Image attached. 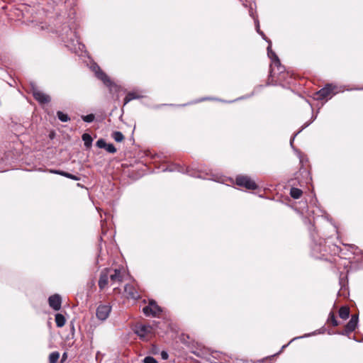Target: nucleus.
Here are the masks:
<instances>
[{"label":"nucleus","mask_w":363,"mask_h":363,"mask_svg":"<svg viewBox=\"0 0 363 363\" xmlns=\"http://www.w3.org/2000/svg\"><path fill=\"white\" fill-rule=\"evenodd\" d=\"M340 251V247L334 243L330 238H327L320 239L319 242L315 243L311 254L315 259L333 263Z\"/></svg>","instance_id":"1"},{"label":"nucleus","mask_w":363,"mask_h":363,"mask_svg":"<svg viewBox=\"0 0 363 363\" xmlns=\"http://www.w3.org/2000/svg\"><path fill=\"white\" fill-rule=\"evenodd\" d=\"M134 331L143 340H149L153 335V328L150 325L137 323L135 325Z\"/></svg>","instance_id":"2"},{"label":"nucleus","mask_w":363,"mask_h":363,"mask_svg":"<svg viewBox=\"0 0 363 363\" xmlns=\"http://www.w3.org/2000/svg\"><path fill=\"white\" fill-rule=\"evenodd\" d=\"M274 59L270 65L269 77L274 82L279 76L286 71V68L281 64V62L276 54H274Z\"/></svg>","instance_id":"3"},{"label":"nucleus","mask_w":363,"mask_h":363,"mask_svg":"<svg viewBox=\"0 0 363 363\" xmlns=\"http://www.w3.org/2000/svg\"><path fill=\"white\" fill-rule=\"evenodd\" d=\"M235 184L247 190H255L258 188L255 182L247 175H238L235 177Z\"/></svg>","instance_id":"4"},{"label":"nucleus","mask_w":363,"mask_h":363,"mask_svg":"<svg viewBox=\"0 0 363 363\" xmlns=\"http://www.w3.org/2000/svg\"><path fill=\"white\" fill-rule=\"evenodd\" d=\"M146 316L158 317L162 313V308L153 300H150L147 306L143 308Z\"/></svg>","instance_id":"5"},{"label":"nucleus","mask_w":363,"mask_h":363,"mask_svg":"<svg viewBox=\"0 0 363 363\" xmlns=\"http://www.w3.org/2000/svg\"><path fill=\"white\" fill-rule=\"evenodd\" d=\"M107 270H108L110 280L112 284L123 281L125 275V269L123 267H119L118 269L107 268Z\"/></svg>","instance_id":"6"},{"label":"nucleus","mask_w":363,"mask_h":363,"mask_svg":"<svg viewBox=\"0 0 363 363\" xmlns=\"http://www.w3.org/2000/svg\"><path fill=\"white\" fill-rule=\"evenodd\" d=\"M334 89L335 87L332 84H327L315 93L314 98L317 100H323L331 97L334 94Z\"/></svg>","instance_id":"7"},{"label":"nucleus","mask_w":363,"mask_h":363,"mask_svg":"<svg viewBox=\"0 0 363 363\" xmlns=\"http://www.w3.org/2000/svg\"><path fill=\"white\" fill-rule=\"evenodd\" d=\"M358 323V315H352L350 321L345 325L344 330L342 332L338 333L342 335H349L353 331L355 330Z\"/></svg>","instance_id":"8"},{"label":"nucleus","mask_w":363,"mask_h":363,"mask_svg":"<svg viewBox=\"0 0 363 363\" xmlns=\"http://www.w3.org/2000/svg\"><path fill=\"white\" fill-rule=\"evenodd\" d=\"M111 311V306L109 304H100L96 308V315L99 320L104 321L108 318Z\"/></svg>","instance_id":"9"},{"label":"nucleus","mask_w":363,"mask_h":363,"mask_svg":"<svg viewBox=\"0 0 363 363\" xmlns=\"http://www.w3.org/2000/svg\"><path fill=\"white\" fill-rule=\"evenodd\" d=\"M293 74L286 70L280 76H279L274 82L285 86L290 85L294 82Z\"/></svg>","instance_id":"10"},{"label":"nucleus","mask_w":363,"mask_h":363,"mask_svg":"<svg viewBox=\"0 0 363 363\" xmlns=\"http://www.w3.org/2000/svg\"><path fill=\"white\" fill-rule=\"evenodd\" d=\"M32 94L34 99L42 105L48 104L50 101V97L49 95L36 88H33Z\"/></svg>","instance_id":"11"},{"label":"nucleus","mask_w":363,"mask_h":363,"mask_svg":"<svg viewBox=\"0 0 363 363\" xmlns=\"http://www.w3.org/2000/svg\"><path fill=\"white\" fill-rule=\"evenodd\" d=\"M49 306L55 311H59L61 308L62 299L60 295L55 294L48 298Z\"/></svg>","instance_id":"12"},{"label":"nucleus","mask_w":363,"mask_h":363,"mask_svg":"<svg viewBox=\"0 0 363 363\" xmlns=\"http://www.w3.org/2000/svg\"><path fill=\"white\" fill-rule=\"evenodd\" d=\"M109 275L107 268L101 272L99 280V287L101 290L104 289L108 286V280L110 279Z\"/></svg>","instance_id":"13"},{"label":"nucleus","mask_w":363,"mask_h":363,"mask_svg":"<svg viewBox=\"0 0 363 363\" xmlns=\"http://www.w3.org/2000/svg\"><path fill=\"white\" fill-rule=\"evenodd\" d=\"M96 74V77L104 83V84L110 86L111 90L112 88H116V86L113 84L109 77L103 71L100 70L97 72Z\"/></svg>","instance_id":"14"},{"label":"nucleus","mask_w":363,"mask_h":363,"mask_svg":"<svg viewBox=\"0 0 363 363\" xmlns=\"http://www.w3.org/2000/svg\"><path fill=\"white\" fill-rule=\"evenodd\" d=\"M50 173H53V174H60V175H62V176H64L67 178H69V179H71L72 180H74V181H78L79 180V177L76 176V175H74V174H72L70 173H68V172H64V171H61V170H54V169H49L48 170Z\"/></svg>","instance_id":"15"},{"label":"nucleus","mask_w":363,"mask_h":363,"mask_svg":"<svg viewBox=\"0 0 363 363\" xmlns=\"http://www.w3.org/2000/svg\"><path fill=\"white\" fill-rule=\"evenodd\" d=\"M339 316L342 320H347L350 317V310L348 306H343L339 309Z\"/></svg>","instance_id":"16"},{"label":"nucleus","mask_w":363,"mask_h":363,"mask_svg":"<svg viewBox=\"0 0 363 363\" xmlns=\"http://www.w3.org/2000/svg\"><path fill=\"white\" fill-rule=\"evenodd\" d=\"M125 291L129 295V296L132 298H137L139 295L136 289L131 285H126L125 286Z\"/></svg>","instance_id":"17"},{"label":"nucleus","mask_w":363,"mask_h":363,"mask_svg":"<svg viewBox=\"0 0 363 363\" xmlns=\"http://www.w3.org/2000/svg\"><path fill=\"white\" fill-rule=\"evenodd\" d=\"M327 323L328 325H332L333 327L339 325V322L336 319L335 315L333 312H330L329 313Z\"/></svg>","instance_id":"18"},{"label":"nucleus","mask_w":363,"mask_h":363,"mask_svg":"<svg viewBox=\"0 0 363 363\" xmlns=\"http://www.w3.org/2000/svg\"><path fill=\"white\" fill-rule=\"evenodd\" d=\"M65 322H66V320L63 315H62L60 313H57L55 315V323H56V325L58 328L63 327L65 324Z\"/></svg>","instance_id":"19"},{"label":"nucleus","mask_w":363,"mask_h":363,"mask_svg":"<svg viewBox=\"0 0 363 363\" xmlns=\"http://www.w3.org/2000/svg\"><path fill=\"white\" fill-rule=\"evenodd\" d=\"M302 194L303 191L298 188L292 187L290 190V195L294 199L301 198Z\"/></svg>","instance_id":"20"},{"label":"nucleus","mask_w":363,"mask_h":363,"mask_svg":"<svg viewBox=\"0 0 363 363\" xmlns=\"http://www.w3.org/2000/svg\"><path fill=\"white\" fill-rule=\"evenodd\" d=\"M112 138L118 143H121L124 140V135L120 131H114L111 134Z\"/></svg>","instance_id":"21"},{"label":"nucleus","mask_w":363,"mask_h":363,"mask_svg":"<svg viewBox=\"0 0 363 363\" xmlns=\"http://www.w3.org/2000/svg\"><path fill=\"white\" fill-rule=\"evenodd\" d=\"M82 138L84 143V145L88 148L90 147L92 143L91 136L88 133H84Z\"/></svg>","instance_id":"22"},{"label":"nucleus","mask_w":363,"mask_h":363,"mask_svg":"<svg viewBox=\"0 0 363 363\" xmlns=\"http://www.w3.org/2000/svg\"><path fill=\"white\" fill-rule=\"evenodd\" d=\"M60 358L58 352H53L49 355V363H56Z\"/></svg>","instance_id":"23"},{"label":"nucleus","mask_w":363,"mask_h":363,"mask_svg":"<svg viewBox=\"0 0 363 363\" xmlns=\"http://www.w3.org/2000/svg\"><path fill=\"white\" fill-rule=\"evenodd\" d=\"M136 98H137V94L135 93H133V92L128 93L124 99V104H128L129 101H130L131 100L135 99Z\"/></svg>","instance_id":"24"},{"label":"nucleus","mask_w":363,"mask_h":363,"mask_svg":"<svg viewBox=\"0 0 363 363\" xmlns=\"http://www.w3.org/2000/svg\"><path fill=\"white\" fill-rule=\"evenodd\" d=\"M57 116L58 118L62 122H67L69 120V116L62 111H57Z\"/></svg>","instance_id":"25"},{"label":"nucleus","mask_w":363,"mask_h":363,"mask_svg":"<svg viewBox=\"0 0 363 363\" xmlns=\"http://www.w3.org/2000/svg\"><path fill=\"white\" fill-rule=\"evenodd\" d=\"M109 153H112V154H114L116 152V148L115 147V146L113 145V144H107L106 143V146L104 148Z\"/></svg>","instance_id":"26"},{"label":"nucleus","mask_w":363,"mask_h":363,"mask_svg":"<svg viewBox=\"0 0 363 363\" xmlns=\"http://www.w3.org/2000/svg\"><path fill=\"white\" fill-rule=\"evenodd\" d=\"M94 118H95V116L92 113L82 116L83 121H85V122H87V123L92 122L94 120Z\"/></svg>","instance_id":"27"},{"label":"nucleus","mask_w":363,"mask_h":363,"mask_svg":"<svg viewBox=\"0 0 363 363\" xmlns=\"http://www.w3.org/2000/svg\"><path fill=\"white\" fill-rule=\"evenodd\" d=\"M96 145L98 147L104 149L106 146V142L104 139H99L97 140Z\"/></svg>","instance_id":"28"},{"label":"nucleus","mask_w":363,"mask_h":363,"mask_svg":"<svg viewBox=\"0 0 363 363\" xmlns=\"http://www.w3.org/2000/svg\"><path fill=\"white\" fill-rule=\"evenodd\" d=\"M267 54H268V56L272 59V62L273 61V60L274 59V54H275V52H274L272 50V48H271V42L269 41V45L267 48Z\"/></svg>","instance_id":"29"},{"label":"nucleus","mask_w":363,"mask_h":363,"mask_svg":"<svg viewBox=\"0 0 363 363\" xmlns=\"http://www.w3.org/2000/svg\"><path fill=\"white\" fill-rule=\"evenodd\" d=\"M143 362L144 363H157V360L152 357H146Z\"/></svg>","instance_id":"30"},{"label":"nucleus","mask_w":363,"mask_h":363,"mask_svg":"<svg viewBox=\"0 0 363 363\" xmlns=\"http://www.w3.org/2000/svg\"><path fill=\"white\" fill-rule=\"evenodd\" d=\"M161 357H162V358L163 359H168V357H169V355H168V354H167V352H165V351H162V352H161Z\"/></svg>","instance_id":"31"},{"label":"nucleus","mask_w":363,"mask_h":363,"mask_svg":"<svg viewBox=\"0 0 363 363\" xmlns=\"http://www.w3.org/2000/svg\"><path fill=\"white\" fill-rule=\"evenodd\" d=\"M298 133H300V131H298V133H295V134H294V137L291 139V141H290L291 144H292V143H293V141H294V138L298 135Z\"/></svg>","instance_id":"32"},{"label":"nucleus","mask_w":363,"mask_h":363,"mask_svg":"<svg viewBox=\"0 0 363 363\" xmlns=\"http://www.w3.org/2000/svg\"><path fill=\"white\" fill-rule=\"evenodd\" d=\"M66 357H67V354L66 353H64L63 355H62V359H66Z\"/></svg>","instance_id":"33"}]
</instances>
